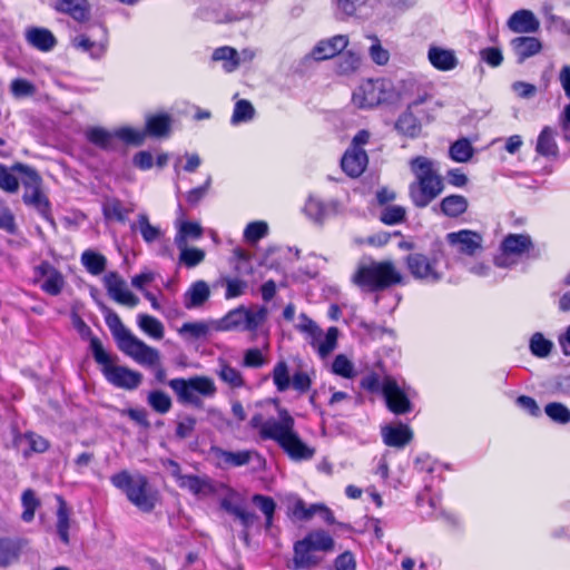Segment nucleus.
Returning a JSON list of instances; mask_svg holds the SVG:
<instances>
[{
  "mask_svg": "<svg viewBox=\"0 0 570 570\" xmlns=\"http://www.w3.org/2000/svg\"><path fill=\"white\" fill-rule=\"evenodd\" d=\"M249 426L258 429L264 440L275 441L295 461L313 458L315 450L302 441L295 431V421L286 409L278 410L277 419L264 420L261 413L252 416Z\"/></svg>",
  "mask_w": 570,
  "mask_h": 570,
  "instance_id": "nucleus-1",
  "label": "nucleus"
},
{
  "mask_svg": "<svg viewBox=\"0 0 570 570\" xmlns=\"http://www.w3.org/2000/svg\"><path fill=\"white\" fill-rule=\"evenodd\" d=\"M105 318L121 352L141 365L156 366L159 363V352L132 335L114 311L106 308Z\"/></svg>",
  "mask_w": 570,
  "mask_h": 570,
  "instance_id": "nucleus-2",
  "label": "nucleus"
},
{
  "mask_svg": "<svg viewBox=\"0 0 570 570\" xmlns=\"http://www.w3.org/2000/svg\"><path fill=\"white\" fill-rule=\"evenodd\" d=\"M401 281L402 276L391 261L360 264L352 276L353 284L365 292L382 291Z\"/></svg>",
  "mask_w": 570,
  "mask_h": 570,
  "instance_id": "nucleus-3",
  "label": "nucleus"
},
{
  "mask_svg": "<svg viewBox=\"0 0 570 570\" xmlns=\"http://www.w3.org/2000/svg\"><path fill=\"white\" fill-rule=\"evenodd\" d=\"M394 96L393 85L390 80L367 79L353 91L352 102L356 108L367 109L391 101Z\"/></svg>",
  "mask_w": 570,
  "mask_h": 570,
  "instance_id": "nucleus-4",
  "label": "nucleus"
},
{
  "mask_svg": "<svg viewBox=\"0 0 570 570\" xmlns=\"http://www.w3.org/2000/svg\"><path fill=\"white\" fill-rule=\"evenodd\" d=\"M169 386L181 403H190L196 406L202 404L198 395L213 396L216 393L214 381L207 376H194L188 380L174 379L169 381Z\"/></svg>",
  "mask_w": 570,
  "mask_h": 570,
  "instance_id": "nucleus-5",
  "label": "nucleus"
},
{
  "mask_svg": "<svg viewBox=\"0 0 570 570\" xmlns=\"http://www.w3.org/2000/svg\"><path fill=\"white\" fill-rule=\"evenodd\" d=\"M265 306H239L222 318L219 327L224 331L242 330L255 332L267 318Z\"/></svg>",
  "mask_w": 570,
  "mask_h": 570,
  "instance_id": "nucleus-6",
  "label": "nucleus"
},
{
  "mask_svg": "<svg viewBox=\"0 0 570 570\" xmlns=\"http://www.w3.org/2000/svg\"><path fill=\"white\" fill-rule=\"evenodd\" d=\"M533 247L532 239L527 234H509L500 246L501 254L494 259L499 267H510L517 263L515 257H520Z\"/></svg>",
  "mask_w": 570,
  "mask_h": 570,
  "instance_id": "nucleus-7",
  "label": "nucleus"
},
{
  "mask_svg": "<svg viewBox=\"0 0 570 570\" xmlns=\"http://www.w3.org/2000/svg\"><path fill=\"white\" fill-rule=\"evenodd\" d=\"M13 169L22 173L26 176V179L23 180V185L26 187V193L23 195L24 202L35 206L37 210L47 218L49 204L40 190L41 179L39 175L36 173V170L22 164L14 165Z\"/></svg>",
  "mask_w": 570,
  "mask_h": 570,
  "instance_id": "nucleus-8",
  "label": "nucleus"
},
{
  "mask_svg": "<svg viewBox=\"0 0 570 570\" xmlns=\"http://www.w3.org/2000/svg\"><path fill=\"white\" fill-rule=\"evenodd\" d=\"M411 173L414 176L410 184V197L417 207L428 205V159L423 156L415 157L410 163Z\"/></svg>",
  "mask_w": 570,
  "mask_h": 570,
  "instance_id": "nucleus-9",
  "label": "nucleus"
},
{
  "mask_svg": "<svg viewBox=\"0 0 570 570\" xmlns=\"http://www.w3.org/2000/svg\"><path fill=\"white\" fill-rule=\"evenodd\" d=\"M448 244L455 253L474 257L483 252V236L479 232L461 229L446 235Z\"/></svg>",
  "mask_w": 570,
  "mask_h": 570,
  "instance_id": "nucleus-10",
  "label": "nucleus"
},
{
  "mask_svg": "<svg viewBox=\"0 0 570 570\" xmlns=\"http://www.w3.org/2000/svg\"><path fill=\"white\" fill-rule=\"evenodd\" d=\"M382 394L387 409L394 414H404L411 410L410 400L392 376L383 379Z\"/></svg>",
  "mask_w": 570,
  "mask_h": 570,
  "instance_id": "nucleus-11",
  "label": "nucleus"
},
{
  "mask_svg": "<svg viewBox=\"0 0 570 570\" xmlns=\"http://www.w3.org/2000/svg\"><path fill=\"white\" fill-rule=\"evenodd\" d=\"M102 373L108 382L127 390L136 389L142 380L139 372L132 371L126 366L114 365L112 362L102 368Z\"/></svg>",
  "mask_w": 570,
  "mask_h": 570,
  "instance_id": "nucleus-12",
  "label": "nucleus"
},
{
  "mask_svg": "<svg viewBox=\"0 0 570 570\" xmlns=\"http://www.w3.org/2000/svg\"><path fill=\"white\" fill-rule=\"evenodd\" d=\"M348 43L350 40L346 35H336L331 38L320 40L312 49L309 57L316 61L332 59L342 53Z\"/></svg>",
  "mask_w": 570,
  "mask_h": 570,
  "instance_id": "nucleus-13",
  "label": "nucleus"
},
{
  "mask_svg": "<svg viewBox=\"0 0 570 570\" xmlns=\"http://www.w3.org/2000/svg\"><path fill=\"white\" fill-rule=\"evenodd\" d=\"M109 296L119 304L135 307L139 298L126 286V282L115 272L107 274L104 278Z\"/></svg>",
  "mask_w": 570,
  "mask_h": 570,
  "instance_id": "nucleus-14",
  "label": "nucleus"
},
{
  "mask_svg": "<svg viewBox=\"0 0 570 570\" xmlns=\"http://www.w3.org/2000/svg\"><path fill=\"white\" fill-rule=\"evenodd\" d=\"M147 485V479L137 474L135 475V482L126 493L129 501L144 512H150L156 502V497L148 491Z\"/></svg>",
  "mask_w": 570,
  "mask_h": 570,
  "instance_id": "nucleus-15",
  "label": "nucleus"
},
{
  "mask_svg": "<svg viewBox=\"0 0 570 570\" xmlns=\"http://www.w3.org/2000/svg\"><path fill=\"white\" fill-rule=\"evenodd\" d=\"M368 157L364 149L348 147L341 159L343 171L350 177H360L366 169Z\"/></svg>",
  "mask_w": 570,
  "mask_h": 570,
  "instance_id": "nucleus-16",
  "label": "nucleus"
},
{
  "mask_svg": "<svg viewBox=\"0 0 570 570\" xmlns=\"http://www.w3.org/2000/svg\"><path fill=\"white\" fill-rule=\"evenodd\" d=\"M507 26L515 33H534L540 29V21L532 11L521 9L509 18Z\"/></svg>",
  "mask_w": 570,
  "mask_h": 570,
  "instance_id": "nucleus-17",
  "label": "nucleus"
},
{
  "mask_svg": "<svg viewBox=\"0 0 570 570\" xmlns=\"http://www.w3.org/2000/svg\"><path fill=\"white\" fill-rule=\"evenodd\" d=\"M36 275L38 277H43L45 281L41 284V288L50 294V295H58L65 281L62 275L49 263L43 262L39 266L35 268Z\"/></svg>",
  "mask_w": 570,
  "mask_h": 570,
  "instance_id": "nucleus-18",
  "label": "nucleus"
},
{
  "mask_svg": "<svg viewBox=\"0 0 570 570\" xmlns=\"http://www.w3.org/2000/svg\"><path fill=\"white\" fill-rule=\"evenodd\" d=\"M510 46L519 63L542 50V42L535 37H515L510 41Z\"/></svg>",
  "mask_w": 570,
  "mask_h": 570,
  "instance_id": "nucleus-19",
  "label": "nucleus"
},
{
  "mask_svg": "<svg viewBox=\"0 0 570 570\" xmlns=\"http://www.w3.org/2000/svg\"><path fill=\"white\" fill-rule=\"evenodd\" d=\"M28 543L29 541L22 538H0V567L6 568L17 562Z\"/></svg>",
  "mask_w": 570,
  "mask_h": 570,
  "instance_id": "nucleus-20",
  "label": "nucleus"
},
{
  "mask_svg": "<svg viewBox=\"0 0 570 570\" xmlns=\"http://www.w3.org/2000/svg\"><path fill=\"white\" fill-rule=\"evenodd\" d=\"M322 562V558L315 553L311 547L297 541L294 544V558L291 568L298 569H313Z\"/></svg>",
  "mask_w": 570,
  "mask_h": 570,
  "instance_id": "nucleus-21",
  "label": "nucleus"
},
{
  "mask_svg": "<svg viewBox=\"0 0 570 570\" xmlns=\"http://www.w3.org/2000/svg\"><path fill=\"white\" fill-rule=\"evenodd\" d=\"M430 63L441 71H451L459 65L455 51L441 47H430Z\"/></svg>",
  "mask_w": 570,
  "mask_h": 570,
  "instance_id": "nucleus-22",
  "label": "nucleus"
},
{
  "mask_svg": "<svg viewBox=\"0 0 570 570\" xmlns=\"http://www.w3.org/2000/svg\"><path fill=\"white\" fill-rule=\"evenodd\" d=\"M217 459L228 466H243L248 464L254 458L262 461L261 455L255 450H244L238 452L226 451L223 449L215 450Z\"/></svg>",
  "mask_w": 570,
  "mask_h": 570,
  "instance_id": "nucleus-23",
  "label": "nucleus"
},
{
  "mask_svg": "<svg viewBox=\"0 0 570 570\" xmlns=\"http://www.w3.org/2000/svg\"><path fill=\"white\" fill-rule=\"evenodd\" d=\"M55 9L59 12L71 16L77 21H87L89 19L88 0H59L55 4Z\"/></svg>",
  "mask_w": 570,
  "mask_h": 570,
  "instance_id": "nucleus-24",
  "label": "nucleus"
},
{
  "mask_svg": "<svg viewBox=\"0 0 570 570\" xmlns=\"http://www.w3.org/2000/svg\"><path fill=\"white\" fill-rule=\"evenodd\" d=\"M384 443L389 446L403 448L412 439V431L403 424L397 426H384L382 429Z\"/></svg>",
  "mask_w": 570,
  "mask_h": 570,
  "instance_id": "nucleus-25",
  "label": "nucleus"
},
{
  "mask_svg": "<svg viewBox=\"0 0 570 570\" xmlns=\"http://www.w3.org/2000/svg\"><path fill=\"white\" fill-rule=\"evenodd\" d=\"M210 295V289L205 281L195 282L185 293L184 304L186 308H195L202 306Z\"/></svg>",
  "mask_w": 570,
  "mask_h": 570,
  "instance_id": "nucleus-26",
  "label": "nucleus"
},
{
  "mask_svg": "<svg viewBox=\"0 0 570 570\" xmlns=\"http://www.w3.org/2000/svg\"><path fill=\"white\" fill-rule=\"evenodd\" d=\"M423 100H417L409 106V110L404 112L395 124V127L402 134L414 137L420 131V122L414 115L416 107L422 104Z\"/></svg>",
  "mask_w": 570,
  "mask_h": 570,
  "instance_id": "nucleus-27",
  "label": "nucleus"
},
{
  "mask_svg": "<svg viewBox=\"0 0 570 570\" xmlns=\"http://www.w3.org/2000/svg\"><path fill=\"white\" fill-rule=\"evenodd\" d=\"M299 542L305 543L308 548L311 547L315 553L327 552L334 549L333 538L324 530H315L308 533L303 540H299Z\"/></svg>",
  "mask_w": 570,
  "mask_h": 570,
  "instance_id": "nucleus-28",
  "label": "nucleus"
},
{
  "mask_svg": "<svg viewBox=\"0 0 570 570\" xmlns=\"http://www.w3.org/2000/svg\"><path fill=\"white\" fill-rule=\"evenodd\" d=\"M336 12L343 18H365V7L368 0H333Z\"/></svg>",
  "mask_w": 570,
  "mask_h": 570,
  "instance_id": "nucleus-29",
  "label": "nucleus"
},
{
  "mask_svg": "<svg viewBox=\"0 0 570 570\" xmlns=\"http://www.w3.org/2000/svg\"><path fill=\"white\" fill-rule=\"evenodd\" d=\"M27 40L41 51H49L56 46L55 36L43 28H31L27 31Z\"/></svg>",
  "mask_w": 570,
  "mask_h": 570,
  "instance_id": "nucleus-30",
  "label": "nucleus"
},
{
  "mask_svg": "<svg viewBox=\"0 0 570 570\" xmlns=\"http://www.w3.org/2000/svg\"><path fill=\"white\" fill-rule=\"evenodd\" d=\"M171 118L167 114L148 116L146 119V130L154 137H166L170 132Z\"/></svg>",
  "mask_w": 570,
  "mask_h": 570,
  "instance_id": "nucleus-31",
  "label": "nucleus"
},
{
  "mask_svg": "<svg viewBox=\"0 0 570 570\" xmlns=\"http://www.w3.org/2000/svg\"><path fill=\"white\" fill-rule=\"evenodd\" d=\"M238 51L229 46L216 48L213 51L212 60L223 63L226 72H233L238 68Z\"/></svg>",
  "mask_w": 570,
  "mask_h": 570,
  "instance_id": "nucleus-32",
  "label": "nucleus"
},
{
  "mask_svg": "<svg viewBox=\"0 0 570 570\" xmlns=\"http://www.w3.org/2000/svg\"><path fill=\"white\" fill-rule=\"evenodd\" d=\"M469 203L464 196L451 195L441 202V210L449 217H458L464 214L468 209Z\"/></svg>",
  "mask_w": 570,
  "mask_h": 570,
  "instance_id": "nucleus-33",
  "label": "nucleus"
},
{
  "mask_svg": "<svg viewBox=\"0 0 570 570\" xmlns=\"http://www.w3.org/2000/svg\"><path fill=\"white\" fill-rule=\"evenodd\" d=\"M537 151L542 156L558 155V145L554 140V132L550 127H544L538 137Z\"/></svg>",
  "mask_w": 570,
  "mask_h": 570,
  "instance_id": "nucleus-34",
  "label": "nucleus"
},
{
  "mask_svg": "<svg viewBox=\"0 0 570 570\" xmlns=\"http://www.w3.org/2000/svg\"><path fill=\"white\" fill-rule=\"evenodd\" d=\"M474 154L472 144L466 138H461L450 147L449 155L456 163H468Z\"/></svg>",
  "mask_w": 570,
  "mask_h": 570,
  "instance_id": "nucleus-35",
  "label": "nucleus"
},
{
  "mask_svg": "<svg viewBox=\"0 0 570 570\" xmlns=\"http://www.w3.org/2000/svg\"><path fill=\"white\" fill-rule=\"evenodd\" d=\"M87 138L96 146L104 149H109L114 147L116 131H108L101 127H94L87 131Z\"/></svg>",
  "mask_w": 570,
  "mask_h": 570,
  "instance_id": "nucleus-36",
  "label": "nucleus"
},
{
  "mask_svg": "<svg viewBox=\"0 0 570 570\" xmlns=\"http://www.w3.org/2000/svg\"><path fill=\"white\" fill-rule=\"evenodd\" d=\"M177 247L180 252L179 261L187 267H195L205 258V252L203 249L188 247V245L184 244L181 238H179Z\"/></svg>",
  "mask_w": 570,
  "mask_h": 570,
  "instance_id": "nucleus-37",
  "label": "nucleus"
},
{
  "mask_svg": "<svg viewBox=\"0 0 570 570\" xmlns=\"http://www.w3.org/2000/svg\"><path fill=\"white\" fill-rule=\"evenodd\" d=\"M361 66V57L356 52L346 51L341 53L336 60V71L340 75H351L358 70Z\"/></svg>",
  "mask_w": 570,
  "mask_h": 570,
  "instance_id": "nucleus-38",
  "label": "nucleus"
},
{
  "mask_svg": "<svg viewBox=\"0 0 570 570\" xmlns=\"http://www.w3.org/2000/svg\"><path fill=\"white\" fill-rule=\"evenodd\" d=\"M69 528L70 518L67 509V504L62 499H59V508L57 511V532L60 540L65 543H69Z\"/></svg>",
  "mask_w": 570,
  "mask_h": 570,
  "instance_id": "nucleus-39",
  "label": "nucleus"
},
{
  "mask_svg": "<svg viewBox=\"0 0 570 570\" xmlns=\"http://www.w3.org/2000/svg\"><path fill=\"white\" fill-rule=\"evenodd\" d=\"M178 482L181 488L188 489L196 495L207 494L212 491L208 482L196 475H178Z\"/></svg>",
  "mask_w": 570,
  "mask_h": 570,
  "instance_id": "nucleus-40",
  "label": "nucleus"
},
{
  "mask_svg": "<svg viewBox=\"0 0 570 570\" xmlns=\"http://www.w3.org/2000/svg\"><path fill=\"white\" fill-rule=\"evenodd\" d=\"M136 227L139 229L144 240L147 243L157 240L161 235L160 229L149 223L146 214L138 215L137 223L131 225V229H135Z\"/></svg>",
  "mask_w": 570,
  "mask_h": 570,
  "instance_id": "nucleus-41",
  "label": "nucleus"
},
{
  "mask_svg": "<svg viewBox=\"0 0 570 570\" xmlns=\"http://www.w3.org/2000/svg\"><path fill=\"white\" fill-rule=\"evenodd\" d=\"M139 327L149 336L161 340L164 337V325L156 317L141 314L138 316Z\"/></svg>",
  "mask_w": 570,
  "mask_h": 570,
  "instance_id": "nucleus-42",
  "label": "nucleus"
},
{
  "mask_svg": "<svg viewBox=\"0 0 570 570\" xmlns=\"http://www.w3.org/2000/svg\"><path fill=\"white\" fill-rule=\"evenodd\" d=\"M14 441L17 445L27 444L31 451L39 453L45 452L49 448V442L45 438L32 432L19 434Z\"/></svg>",
  "mask_w": 570,
  "mask_h": 570,
  "instance_id": "nucleus-43",
  "label": "nucleus"
},
{
  "mask_svg": "<svg viewBox=\"0 0 570 570\" xmlns=\"http://www.w3.org/2000/svg\"><path fill=\"white\" fill-rule=\"evenodd\" d=\"M254 116L255 108L253 105L246 99H240L235 104L230 121L233 125H238L252 120Z\"/></svg>",
  "mask_w": 570,
  "mask_h": 570,
  "instance_id": "nucleus-44",
  "label": "nucleus"
},
{
  "mask_svg": "<svg viewBox=\"0 0 570 570\" xmlns=\"http://www.w3.org/2000/svg\"><path fill=\"white\" fill-rule=\"evenodd\" d=\"M81 262L89 273L99 275L106 268L105 256L97 254L92 250H86L81 255Z\"/></svg>",
  "mask_w": 570,
  "mask_h": 570,
  "instance_id": "nucleus-45",
  "label": "nucleus"
},
{
  "mask_svg": "<svg viewBox=\"0 0 570 570\" xmlns=\"http://www.w3.org/2000/svg\"><path fill=\"white\" fill-rule=\"evenodd\" d=\"M21 502L23 505V512L21 514V519L24 522H30L35 518V512L37 508L40 505V501L37 499L36 493L28 489L22 493Z\"/></svg>",
  "mask_w": 570,
  "mask_h": 570,
  "instance_id": "nucleus-46",
  "label": "nucleus"
},
{
  "mask_svg": "<svg viewBox=\"0 0 570 570\" xmlns=\"http://www.w3.org/2000/svg\"><path fill=\"white\" fill-rule=\"evenodd\" d=\"M218 376L222 381L227 383L232 387H240L244 384L243 377L238 370L229 366L224 361L219 363V370L217 371Z\"/></svg>",
  "mask_w": 570,
  "mask_h": 570,
  "instance_id": "nucleus-47",
  "label": "nucleus"
},
{
  "mask_svg": "<svg viewBox=\"0 0 570 570\" xmlns=\"http://www.w3.org/2000/svg\"><path fill=\"white\" fill-rule=\"evenodd\" d=\"M203 228L198 223L183 222L179 226L178 234L175 237V244L178 246L179 238L184 244L188 245V239H197L202 236Z\"/></svg>",
  "mask_w": 570,
  "mask_h": 570,
  "instance_id": "nucleus-48",
  "label": "nucleus"
},
{
  "mask_svg": "<svg viewBox=\"0 0 570 570\" xmlns=\"http://www.w3.org/2000/svg\"><path fill=\"white\" fill-rule=\"evenodd\" d=\"M546 414L554 422L566 424L570 422V410L562 403L551 402L544 407Z\"/></svg>",
  "mask_w": 570,
  "mask_h": 570,
  "instance_id": "nucleus-49",
  "label": "nucleus"
},
{
  "mask_svg": "<svg viewBox=\"0 0 570 570\" xmlns=\"http://www.w3.org/2000/svg\"><path fill=\"white\" fill-rule=\"evenodd\" d=\"M178 332L183 336L197 340L205 337L208 334L209 326L205 322H189L183 324Z\"/></svg>",
  "mask_w": 570,
  "mask_h": 570,
  "instance_id": "nucleus-50",
  "label": "nucleus"
},
{
  "mask_svg": "<svg viewBox=\"0 0 570 570\" xmlns=\"http://www.w3.org/2000/svg\"><path fill=\"white\" fill-rule=\"evenodd\" d=\"M372 40V45L368 48V55L372 61L379 66H385L390 60V52L382 47L381 41L376 36H368Z\"/></svg>",
  "mask_w": 570,
  "mask_h": 570,
  "instance_id": "nucleus-51",
  "label": "nucleus"
},
{
  "mask_svg": "<svg viewBox=\"0 0 570 570\" xmlns=\"http://www.w3.org/2000/svg\"><path fill=\"white\" fill-rule=\"evenodd\" d=\"M132 208L124 209L120 200L116 198L108 199L104 204V214L107 218H115L119 222H125L126 216Z\"/></svg>",
  "mask_w": 570,
  "mask_h": 570,
  "instance_id": "nucleus-52",
  "label": "nucleus"
},
{
  "mask_svg": "<svg viewBox=\"0 0 570 570\" xmlns=\"http://www.w3.org/2000/svg\"><path fill=\"white\" fill-rule=\"evenodd\" d=\"M553 344L543 337L541 333H535L530 340V350L532 354L539 357H546L550 354Z\"/></svg>",
  "mask_w": 570,
  "mask_h": 570,
  "instance_id": "nucleus-53",
  "label": "nucleus"
},
{
  "mask_svg": "<svg viewBox=\"0 0 570 570\" xmlns=\"http://www.w3.org/2000/svg\"><path fill=\"white\" fill-rule=\"evenodd\" d=\"M304 210L315 222H322L326 216V206L322 200L313 196L307 199Z\"/></svg>",
  "mask_w": 570,
  "mask_h": 570,
  "instance_id": "nucleus-54",
  "label": "nucleus"
},
{
  "mask_svg": "<svg viewBox=\"0 0 570 570\" xmlns=\"http://www.w3.org/2000/svg\"><path fill=\"white\" fill-rule=\"evenodd\" d=\"M407 266L415 277L423 278L428 275V258L423 254L410 255Z\"/></svg>",
  "mask_w": 570,
  "mask_h": 570,
  "instance_id": "nucleus-55",
  "label": "nucleus"
},
{
  "mask_svg": "<svg viewBox=\"0 0 570 570\" xmlns=\"http://www.w3.org/2000/svg\"><path fill=\"white\" fill-rule=\"evenodd\" d=\"M273 380L278 391H286L291 385L288 366L285 362H278L273 371Z\"/></svg>",
  "mask_w": 570,
  "mask_h": 570,
  "instance_id": "nucleus-56",
  "label": "nucleus"
},
{
  "mask_svg": "<svg viewBox=\"0 0 570 570\" xmlns=\"http://www.w3.org/2000/svg\"><path fill=\"white\" fill-rule=\"evenodd\" d=\"M148 403L155 411L163 414L167 413L171 406L170 397L161 391L151 392L148 395Z\"/></svg>",
  "mask_w": 570,
  "mask_h": 570,
  "instance_id": "nucleus-57",
  "label": "nucleus"
},
{
  "mask_svg": "<svg viewBox=\"0 0 570 570\" xmlns=\"http://www.w3.org/2000/svg\"><path fill=\"white\" fill-rule=\"evenodd\" d=\"M268 233V225L265 222L258 220L249 223L244 232V237L252 243L265 237Z\"/></svg>",
  "mask_w": 570,
  "mask_h": 570,
  "instance_id": "nucleus-58",
  "label": "nucleus"
},
{
  "mask_svg": "<svg viewBox=\"0 0 570 570\" xmlns=\"http://www.w3.org/2000/svg\"><path fill=\"white\" fill-rule=\"evenodd\" d=\"M253 502L261 509V511L266 517V527L272 525L273 514L276 508L274 500L269 497H264L262 494H255L253 497Z\"/></svg>",
  "mask_w": 570,
  "mask_h": 570,
  "instance_id": "nucleus-59",
  "label": "nucleus"
},
{
  "mask_svg": "<svg viewBox=\"0 0 570 570\" xmlns=\"http://www.w3.org/2000/svg\"><path fill=\"white\" fill-rule=\"evenodd\" d=\"M338 330L336 327H330L324 341L321 340L317 345L318 354L322 357H326L332 351L335 350L337 343Z\"/></svg>",
  "mask_w": 570,
  "mask_h": 570,
  "instance_id": "nucleus-60",
  "label": "nucleus"
},
{
  "mask_svg": "<svg viewBox=\"0 0 570 570\" xmlns=\"http://www.w3.org/2000/svg\"><path fill=\"white\" fill-rule=\"evenodd\" d=\"M11 94L16 98L30 97L36 92V87L26 79H14L10 85Z\"/></svg>",
  "mask_w": 570,
  "mask_h": 570,
  "instance_id": "nucleus-61",
  "label": "nucleus"
},
{
  "mask_svg": "<svg viewBox=\"0 0 570 570\" xmlns=\"http://www.w3.org/2000/svg\"><path fill=\"white\" fill-rule=\"evenodd\" d=\"M146 134L135 130L130 127H124L116 130V138H119L128 144L139 146L144 142Z\"/></svg>",
  "mask_w": 570,
  "mask_h": 570,
  "instance_id": "nucleus-62",
  "label": "nucleus"
},
{
  "mask_svg": "<svg viewBox=\"0 0 570 570\" xmlns=\"http://www.w3.org/2000/svg\"><path fill=\"white\" fill-rule=\"evenodd\" d=\"M404 217L405 209L402 206H387L381 214V220L387 225L401 223Z\"/></svg>",
  "mask_w": 570,
  "mask_h": 570,
  "instance_id": "nucleus-63",
  "label": "nucleus"
},
{
  "mask_svg": "<svg viewBox=\"0 0 570 570\" xmlns=\"http://www.w3.org/2000/svg\"><path fill=\"white\" fill-rule=\"evenodd\" d=\"M332 368L335 374L341 375L343 377L350 379L354 376L353 364L343 354H340L335 357Z\"/></svg>",
  "mask_w": 570,
  "mask_h": 570,
  "instance_id": "nucleus-64",
  "label": "nucleus"
}]
</instances>
